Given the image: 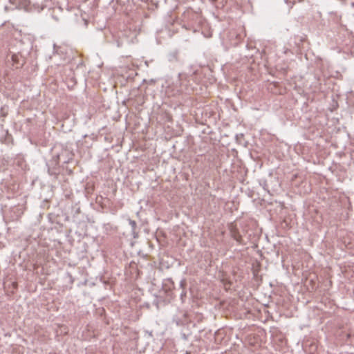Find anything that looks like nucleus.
Instances as JSON below:
<instances>
[{"instance_id":"obj_1","label":"nucleus","mask_w":354,"mask_h":354,"mask_svg":"<svg viewBox=\"0 0 354 354\" xmlns=\"http://www.w3.org/2000/svg\"><path fill=\"white\" fill-rule=\"evenodd\" d=\"M129 223L133 228H134L136 227V223L134 221H130Z\"/></svg>"}]
</instances>
